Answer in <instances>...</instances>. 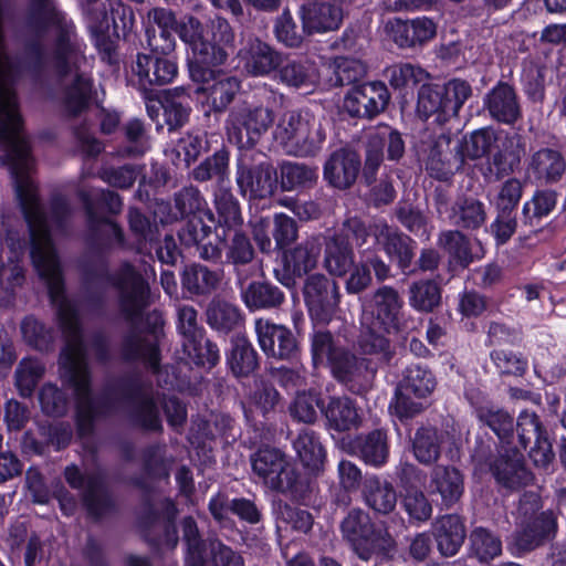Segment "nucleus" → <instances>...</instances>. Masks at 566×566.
Instances as JSON below:
<instances>
[{
	"mask_svg": "<svg viewBox=\"0 0 566 566\" xmlns=\"http://www.w3.org/2000/svg\"><path fill=\"white\" fill-rule=\"evenodd\" d=\"M223 276L224 273L221 269H210L205 264L193 262L184 268L180 274V282L182 290L190 297H208L219 290Z\"/></svg>",
	"mask_w": 566,
	"mask_h": 566,
	"instance_id": "32",
	"label": "nucleus"
},
{
	"mask_svg": "<svg viewBox=\"0 0 566 566\" xmlns=\"http://www.w3.org/2000/svg\"><path fill=\"white\" fill-rule=\"evenodd\" d=\"M217 239L221 251L219 264L232 266L235 282L242 281L248 275L245 268L250 266L256 258L251 238L242 229H239L231 232L222 231L217 234Z\"/></svg>",
	"mask_w": 566,
	"mask_h": 566,
	"instance_id": "22",
	"label": "nucleus"
},
{
	"mask_svg": "<svg viewBox=\"0 0 566 566\" xmlns=\"http://www.w3.org/2000/svg\"><path fill=\"white\" fill-rule=\"evenodd\" d=\"M274 137L287 154L307 157L315 156L322 149L326 134L313 116L289 111L281 116Z\"/></svg>",
	"mask_w": 566,
	"mask_h": 566,
	"instance_id": "8",
	"label": "nucleus"
},
{
	"mask_svg": "<svg viewBox=\"0 0 566 566\" xmlns=\"http://www.w3.org/2000/svg\"><path fill=\"white\" fill-rule=\"evenodd\" d=\"M302 292L311 316L318 321H329L338 308L339 286L325 274L307 275Z\"/></svg>",
	"mask_w": 566,
	"mask_h": 566,
	"instance_id": "16",
	"label": "nucleus"
},
{
	"mask_svg": "<svg viewBox=\"0 0 566 566\" xmlns=\"http://www.w3.org/2000/svg\"><path fill=\"white\" fill-rule=\"evenodd\" d=\"M250 461L252 472L270 490L296 502H303L308 496L307 480L279 448L261 447L251 454Z\"/></svg>",
	"mask_w": 566,
	"mask_h": 566,
	"instance_id": "7",
	"label": "nucleus"
},
{
	"mask_svg": "<svg viewBox=\"0 0 566 566\" xmlns=\"http://www.w3.org/2000/svg\"><path fill=\"white\" fill-rule=\"evenodd\" d=\"M227 365L235 378L251 377L260 367L259 354L245 337H237L227 354Z\"/></svg>",
	"mask_w": 566,
	"mask_h": 566,
	"instance_id": "43",
	"label": "nucleus"
},
{
	"mask_svg": "<svg viewBox=\"0 0 566 566\" xmlns=\"http://www.w3.org/2000/svg\"><path fill=\"white\" fill-rule=\"evenodd\" d=\"M444 97V117H457L464 103L472 96V86L465 80L453 78L441 86Z\"/></svg>",
	"mask_w": 566,
	"mask_h": 566,
	"instance_id": "63",
	"label": "nucleus"
},
{
	"mask_svg": "<svg viewBox=\"0 0 566 566\" xmlns=\"http://www.w3.org/2000/svg\"><path fill=\"white\" fill-rule=\"evenodd\" d=\"M429 493L440 496L442 509L453 507L464 493L463 474L451 465H437L430 473Z\"/></svg>",
	"mask_w": 566,
	"mask_h": 566,
	"instance_id": "30",
	"label": "nucleus"
},
{
	"mask_svg": "<svg viewBox=\"0 0 566 566\" xmlns=\"http://www.w3.org/2000/svg\"><path fill=\"white\" fill-rule=\"evenodd\" d=\"M361 169L359 154L343 147L333 151L324 164L323 177L332 187L345 190L350 188Z\"/></svg>",
	"mask_w": 566,
	"mask_h": 566,
	"instance_id": "26",
	"label": "nucleus"
},
{
	"mask_svg": "<svg viewBox=\"0 0 566 566\" xmlns=\"http://www.w3.org/2000/svg\"><path fill=\"white\" fill-rule=\"evenodd\" d=\"M356 454L365 464L381 468L389 459L388 433L384 429H374L355 439Z\"/></svg>",
	"mask_w": 566,
	"mask_h": 566,
	"instance_id": "40",
	"label": "nucleus"
},
{
	"mask_svg": "<svg viewBox=\"0 0 566 566\" xmlns=\"http://www.w3.org/2000/svg\"><path fill=\"white\" fill-rule=\"evenodd\" d=\"M244 72L253 77H268L275 73L285 54L259 38H249L238 52Z\"/></svg>",
	"mask_w": 566,
	"mask_h": 566,
	"instance_id": "23",
	"label": "nucleus"
},
{
	"mask_svg": "<svg viewBox=\"0 0 566 566\" xmlns=\"http://www.w3.org/2000/svg\"><path fill=\"white\" fill-rule=\"evenodd\" d=\"M465 398L473 408L475 418L481 426L490 428L501 442L510 443L514 432V418L505 409L493 403L476 388L465 391Z\"/></svg>",
	"mask_w": 566,
	"mask_h": 566,
	"instance_id": "21",
	"label": "nucleus"
},
{
	"mask_svg": "<svg viewBox=\"0 0 566 566\" xmlns=\"http://www.w3.org/2000/svg\"><path fill=\"white\" fill-rule=\"evenodd\" d=\"M410 305L421 312H431L440 304L441 291L432 280L415 282L409 289Z\"/></svg>",
	"mask_w": 566,
	"mask_h": 566,
	"instance_id": "64",
	"label": "nucleus"
},
{
	"mask_svg": "<svg viewBox=\"0 0 566 566\" xmlns=\"http://www.w3.org/2000/svg\"><path fill=\"white\" fill-rule=\"evenodd\" d=\"M566 172V160L563 154L554 148L544 147L532 154L527 165V174L541 185H554L562 180Z\"/></svg>",
	"mask_w": 566,
	"mask_h": 566,
	"instance_id": "36",
	"label": "nucleus"
},
{
	"mask_svg": "<svg viewBox=\"0 0 566 566\" xmlns=\"http://www.w3.org/2000/svg\"><path fill=\"white\" fill-rule=\"evenodd\" d=\"M145 474L153 480H166L170 475L174 458L167 454L164 443L147 446L142 452Z\"/></svg>",
	"mask_w": 566,
	"mask_h": 566,
	"instance_id": "53",
	"label": "nucleus"
},
{
	"mask_svg": "<svg viewBox=\"0 0 566 566\" xmlns=\"http://www.w3.org/2000/svg\"><path fill=\"white\" fill-rule=\"evenodd\" d=\"M483 107L491 118L503 124H514L522 117L515 88L506 82H497L483 98Z\"/></svg>",
	"mask_w": 566,
	"mask_h": 566,
	"instance_id": "28",
	"label": "nucleus"
},
{
	"mask_svg": "<svg viewBox=\"0 0 566 566\" xmlns=\"http://www.w3.org/2000/svg\"><path fill=\"white\" fill-rule=\"evenodd\" d=\"M147 21L159 30L175 31L188 46L189 74L197 83H206L213 77V69L228 61L229 49L234 44L232 27L219 15L205 23L193 15H186L177 21L171 9L156 7L147 12Z\"/></svg>",
	"mask_w": 566,
	"mask_h": 566,
	"instance_id": "3",
	"label": "nucleus"
},
{
	"mask_svg": "<svg viewBox=\"0 0 566 566\" xmlns=\"http://www.w3.org/2000/svg\"><path fill=\"white\" fill-rule=\"evenodd\" d=\"M390 95L381 82L353 85L344 96L343 108L356 118H374L385 111Z\"/></svg>",
	"mask_w": 566,
	"mask_h": 566,
	"instance_id": "17",
	"label": "nucleus"
},
{
	"mask_svg": "<svg viewBox=\"0 0 566 566\" xmlns=\"http://www.w3.org/2000/svg\"><path fill=\"white\" fill-rule=\"evenodd\" d=\"M438 245L462 268H468L474 261L470 239L458 229L441 231Z\"/></svg>",
	"mask_w": 566,
	"mask_h": 566,
	"instance_id": "52",
	"label": "nucleus"
},
{
	"mask_svg": "<svg viewBox=\"0 0 566 566\" xmlns=\"http://www.w3.org/2000/svg\"><path fill=\"white\" fill-rule=\"evenodd\" d=\"M20 329L23 340L32 348L40 352H48L52 348L55 337L54 328L34 315L25 316L20 324Z\"/></svg>",
	"mask_w": 566,
	"mask_h": 566,
	"instance_id": "56",
	"label": "nucleus"
},
{
	"mask_svg": "<svg viewBox=\"0 0 566 566\" xmlns=\"http://www.w3.org/2000/svg\"><path fill=\"white\" fill-rule=\"evenodd\" d=\"M208 325L222 333L234 331L243 321L240 308L220 297H213L206 310Z\"/></svg>",
	"mask_w": 566,
	"mask_h": 566,
	"instance_id": "48",
	"label": "nucleus"
},
{
	"mask_svg": "<svg viewBox=\"0 0 566 566\" xmlns=\"http://www.w3.org/2000/svg\"><path fill=\"white\" fill-rule=\"evenodd\" d=\"M312 359L314 365L322 364L324 360L329 363L331 369L335 367L336 359L348 353L345 347L338 346L329 331H315L311 343Z\"/></svg>",
	"mask_w": 566,
	"mask_h": 566,
	"instance_id": "58",
	"label": "nucleus"
},
{
	"mask_svg": "<svg viewBox=\"0 0 566 566\" xmlns=\"http://www.w3.org/2000/svg\"><path fill=\"white\" fill-rule=\"evenodd\" d=\"M318 175L316 167L303 163L284 161L280 167V187L283 191H302L314 187Z\"/></svg>",
	"mask_w": 566,
	"mask_h": 566,
	"instance_id": "49",
	"label": "nucleus"
},
{
	"mask_svg": "<svg viewBox=\"0 0 566 566\" xmlns=\"http://www.w3.org/2000/svg\"><path fill=\"white\" fill-rule=\"evenodd\" d=\"M374 235L377 243L397 263L403 274L416 273V269H411L417 248V242L413 239L386 222L375 224Z\"/></svg>",
	"mask_w": 566,
	"mask_h": 566,
	"instance_id": "25",
	"label": "nucleus"
},
{
	"mask_svg": "<svg viewBox=\"0 0 566 566\" xmlns=\"http://www.w3.org/2000/svg\"><path fill=\"white\" fill-rule=\"evenodd\" d=\"M321 247L315 240H305L293 248L284 249L281 263L274 268L273 275L287 289H293L298 279L311 275L316 268Z\"/></svg>",
	"mask_w": 566,
	"mask_h": 566,
	"instance_id": "13",
	"label": "nucleus"
},
{
	"mask_svg": "<svg viewBox=\"0 0 566 566\" xmlns=\"http://www.w3.org/2000/svg\"><path fill=\"white\" fill-rule=\"evenodd\" d=\"M140 90L148 92L153 86L170 84L178 74V65L172 57L138 53L130 65Z\"/></svg>",
	"mask_w": 566,
	"mask_h": 566,
	"instance_id": "24",
	"label": "nucleus"
},
{
	"mask_svg": "<svg viewBox=\"0 0 566 566\" xmlns=\"http://www.w3.org/2000/svg\"><path fill=\"white\" fill-rule=\"evenodd\" d=\"M437 380L433 373L420 364H411L403 371L400 388L413 392L416 398H429L436 389Z\"/></svg>",
	"mask_w": 566,
	"mask_h": 566,
	"instance_id": "50",
	"label": "nucleus"
},
{
	"mask_svg": "<svg viewBox=\"0 0 566 566\" xmlns=\"http://www.w3.org/2000/svg\"><path fill=\"white\" fill-rule=\"evenodd\" d=\"M213 206L217 212V219L214 218V214L208 210L209 220L216 221L217 228H220L226 232L241 229L243 224V217L240 203L230 188L220 187L214 191Z\"/></svg>",
	"mask_w": 566,
	"mask_h": 566,
	"instance_id": "39",
	"label": "nucleus"
},
{
	"mask_svg": "<svg viewBox=\"0 0 566 566\" xmlns=\"http://www.w3.org/2000/svg\"><path fill=\"white\" fill-rule=\"evenodd\" d=\"M497 140L494 129L484 127L463 136L453 147L463 159V165L469 160H476L488 156Z\"/></svg>",
	"mask_w": 566,
	"mask_h": 566,
	"instance_id": "45",
	"label": "nucleus"
},
{
	"mask_svg": "<svg viewBox=\"0 0 566 566\" xmlns=\"http://www.w3.org/2000/svg\"><path fill=\"white\" fill-rule=\"evenodd\" d=\"M360 301L358 346L363 354L389 363L394 353L387 335L401 331L403 300L395 287L382 285Z\"/></svg>",
	"mask_w": 566,
	"mask_h": 566,
	"instance_id": "4",
	"label": "nucleus"
},
{
	"mask_svg": "<svg viewBox=\"0 0 566 566\" xmlns=\"http://www.w3.org/2000/svg\"><path fill=\"white\" fill-rule=\"evenodd\" d=\"M235 181L241 196L250 200H261L275 193L279 177L264 153L248 149L238 163Z\"/></svg>",
	"mask_w": 566,
	"mask_h": 566,
	"instance_id": "9",
	"label": "nucleus"
},
{
	"mask_svg": "<svg viewBox=\"0 0 566 566\" xmlns=\"http://www.w3.org/2000/svg\"><path fill=\"white\" fill-rule=\"evenodd\" d=\"M78 198L83 205L92 248L82 261L85 290L92 301L103 303L104 291L99 287L112 286L117 292L118 310L127 322L139 318L150 305V287L142 273L129 262H123L113 273L104 252H96L101 237L105 235L107 248L115 245L124 249L126 240L123 229L103 214H118L123 201L118 193L111 190L86 191L81 189Z\"/></svg>",
	"mask_w": 566,
	"mask_h": 566,
	"instance_id": "2",
	"label": "nucleus"
},
{
	"mask_svg": "<svg viewBox=\"0 0 566 566\" xmlns=\"http://www.w3.org/2000/svg\"><path fill=\"white\" fill-rule=\"evenodd\" d=\"M119 392L130 407V417L143 429L160 431L161 419L151 385L147 386L139 378L124 381Z\"/></svg>",
	"mask_w": 566,
	"mask_h": 566,
	"instance_id": "14",
	"label": "nucleus"
},
{
	"mask_svg": "<svg viewBox=\"0 0 566 566\" xmlns=\"http://www.w3.org/2000/svg\"><path fill=\"white\" fill-rule=\"evenodd\" d=\"M44 373L45 366L38 358H22L14 370V384L20 396L31 397Z\"/></svg>",
	"mask_w": 566,
	"mask_h": 566,
	"instance_id": "55",
	"label": "nucleus"
},
{
	"mask_svg": "<svg viewBox=\"0 0 566 566\" xmlns=\"http://www.w3.org/2000/svg\"><path fill=\"white\" fill-rule=\"evenodd\" d=\"M244 305L250 311L277 310L285 303V293L270 281L248 282V275L235 282Z\"/></svg>",
	"mask_w": 566,
	"mask_h": 566,
	"instance_id": "29",
	"label": "nucleus"
},
{
	"mask_svg": "<svg viewBox=\"0 0 566 566\" xmlns=\"http://www.w3.org/2000/svg\"><path fill=\"white\" fill-rule=\"evenodd\" d=\"M354 263L355 254L350 244L344 243L332 235L326 238L323 264L332 276H345L352 270Z\"/></svg>",
	"mask_w": 566,
	"mask_h": 566,
	"instance_id": "46",
	"label": "nucleus"
},
{
	"mask_svg": "<svg viewBox=\"0 0 566 566\" xmlns=\"http://www.w3.org/2000/svg\"><path fill=\"white\" fill-rule=\"evenodd\" d=\"M321 410L331 430L345 432L361 426L363 419L357 403L347 396L331 397L327 405L321 407Z\"/></svg>",
	"mask_w": 566,
	"mask_h": 566,
	"instance_id": "38",
	"label": "nucleus"
},
{
	"mask_svg": "<svg viewBox=\"0 0 566 566\" xmlns=\"http://www.w3.org/2000/svg\"><path fill=\"white\" fill-rule=\"evenodd\" d=\"M212 228L201 218H190L179 230L180 243L187 249H195L198 258L205 262H221L219 244L210 241Z\"/></svg>",
	"mask_w": 566,
	"mask_h": 566,
	"instance_id": "27",
	"label": "nucleus"
},
{
	"mask_svg": "<svg viewBox=\"0 0 566 566\" xmlns=\"http://www.w3.org/2000/svg\"><path fill=\"white\" fill-rule=\"evenodd\" d=\"M432 535L438 552L448 558L460 552L467 537V530L458 514H446L433 522Z\"/></svg>",
	"mask_w": 566,
	"mask_h": 566,
	"instance_id": "34",
	"label": "nucleus"
},
{
	"mask_svg": "<svg viewBox=\"0 0 566 566\" xmlns=\"http://www.w3.org/2000/svg\"><path fill=\"white\" fill-rule=\"evenodd\" d=\"M451 139L444 135L439 136L429 149L426 169L438 180H448L455 171L463 168V159L453 148L450 149Z\"/></svg>",
	"mask_w": 566,
	"mask_h": 566,
	"instance_id": "35",
	"label": "nucleus"
},
{
	"mask_svg": "<svg viewBox=\"0 0 566 566\" xmlns=\"http://www.w3.org/2000/svg\"><path fill=\"white\" fill-rule=\"evenodd\" d=\"M118 356L125 364H139L154 375L160 373L161 350L154 335L129 329L120 337Z\"/></svg>",
	"mask_w": 566,
	"mask_h": 566,
	"instance_id": "15",
	"label": "nucleus"
},
{
	"mask_svg": "<svg viewBox=\"0 0 566 566\" xmlns=\"http://www.w3.org/2000/svg\"><path fill=\"white\" fill-rule=\"evenodd\" d=\"M66 483L81 491V500L90 516L99 520L114 509V500L103 476L96 472L82 473L74 464L64 470Z\"/></svg>",
	"mask_w": 566,
	"mask_h": 566,
	"instance_id": "12",
	"label": "nucleus"
},
{
	"mask_svg": "<svg viewBox=\"0 0 566 566\" xmlns=\"http://www.w3.org/2000/svg\"><path fill=\"white\" fill-rule=\"evenodd\" d=\"M339 527L343 538L364 562H388L397 552L396 541L390 533L377 527L369 513L360 507L350 509Z\"/></svg>",
	"mask_w": 566,
	"mask_h": 566,
	"instance_id": "6",
	"label": "nucleus"
},
{
	"mask_svg": "<svg viewBox=\"0 0 566 566\" xmlns=\"http://www.w3.org/2000/svg\"><path fill=\"white\" fill-rule=\"evenodd\" d=\"M387 29L392 41L402 49L422 45L437 32L436 23L428 18L395 19L387 23Z\"/></svg>",
	"mask_w": 566,
	"mask_h": 566,
	"instance_id": "31",
	"label": "nucleus"
},
{
	"mask_svg": "<svg viewBox=\"0 0 566 566\" xmlns=\"http://www.w3.org/2000/svg\"><path fill=\"white\" fill-rule=\"evenodd\" d=\"M273 122L274 113L270 107L243 103L230 111L226 129L229 139L240 148H252Z\"/></svg>",
	"mask_w": 566,
	"mask_h": 566,
	"instance_id": "10",
	"label": "nucleus"
},
{
	"mask_svg": "<svg viewBox=\"0 0 566 566\" xmlns=\"http://www.w3.org/2000/svg\"><path fill=\"white\" fill-rule=\"evenodd\" d=\"M294 449L303 463L310 470H318L325 459V450L318 436L310 429H303L294 441Z\"/></svg>",
	"mask_w": 566,
	"mask_h": 566,
	"instance_id": "54",
	"label": "nucleus"
},
{
	"mask_svg": "<svg viewBox=\"0 0 566 566\" xmlns=\"http://www.w3.org/2000/svg\"><path fill=\"white\" fill-rule=\"evenodd\" d=\"M174 217L185 219L197 218V213L208 210V203L201 191L193 185L185 186L174 193Z\"/></svg>",
	"mask_w": 566,
	"mask_h": 566,
	"instance_id": "57",
	"label": "nucleus"
},
{
	"mask_svg": "<svg viewBox=\"0 0 566 566\" xmlns=\"http://www.w3.org/2000/svg\"><path fill=\"white\" fill-rule=\"evenodd\" d=\"M364 504L376 514L388 515L397 504L394 485L376 474L366 475L360 488Z\"/></svg>",
	"mask_w": 566,
	"mask_h": 566,
	"instance_id": "37",
	"label": "nucleus"
},
{
	"mask_svg": "<svg viewBox=\"0 0 566 566\" xmlns=\"http://www.w3.org/2000/svg\"><path fill=\"white\" fill-rule=\"evenodd\" d=\"M557 527V520L552 511L530 516L524 512L506 539V548L512 556L523 557L553 539Z\"/></svg>",
	"mask_w": 566,
	"mask_h": 566,
	"instance_id": "11",
	"label": "nucleus"
},
{
	"mask_svg": "<svg viewBox=\"0 0 566 566\" xmlns=\"http://www.w3.org/2000/svg\"><path fill=\"white\" fill-rule=\"evenodd\" d=\"M255 333L259 346L266 357L293 360L298 356V342L289 327L260 318L255 321Z\"/></svg>",
	"mask_w": 566,
	"mask_h": 566,
	"instance_id": "20",
	"label": "nucleus"
},
{
	"mask_svg": "<svg viewBox=\"0 0 566 566\" xmlns=\"http://www.w3.org/2000/svg\"><path fill=\"white\" fill-rule=\"evenodd\" d=\"M501 537L482 526L474 527L469 534L468 557L482 565H490L502 555Z\"/></svg>",
	"mask_w": 566,
	"mask_h": 566,
	"instance_id": "42",
	"label": "nucleus"
},
{
	"mask_svg": "<svg viewBox=\"0 0 566 566\" xmlns=\"http://www.w3.org/2000/svg\"><path fill=\"white\" fill-rule=\"evenodd\" d=\"M516 433L522 448L530 447V458L536 467L545 468L555 458L547 431L535 412L523 411L516 421Z\"/></svg>",
	"mask_w": 566,
	"mask_h": 566,
	"instance_id": "18",
	"label": "nucleus"
},
{
	"mask_svg": "<svg viewBox=\"0 0 566 566\" xmlns=\"http://www.w3.org/2000/svg\"><path fill=\"white\" fill-rule=\"evenodd\" d=\"M416 459L426 465L433 464L440 458L441 441L434 428H419L412 442Z\"/></svg>",
	"mask_w": 566,
	"mask_h": 566,
	"instance_id": "59",
	"label": "nucleus"
},
{
	"mask_svg": "<svg viewBox=\"0 0 566 566\" xmlns=\"http://www.w3.org/2000/svg\"><path fill=\"white\" fill-rule=\"evenodd\" d=\"M524 192V184L515 177L506 179L501 184L499 190L491 201L496 213L516 214Z\"/></svg>",
	"mask_w": 566,
	"mask_h": 566,
	"instance_id": "61",
	"label": "nucleus"
},
{
	"mask_svg": "<svg viewBox=\"0 0 566 566\" xmlns=\"http://www.w3.org/2000/svg\"><path fill=\"white\" fill-rule=\"evenodd\" d=\"M344 2L327 1L315 4H303L300 15L303 31L307 34L333 31L339 28L343 21Z\"/></svg>",
	"mask_w": 566,
	"mask_h": 566,
	"instance_id": "33",
	"label": "nucleus"
},
{
	"mask_svg": "<svg viewBox=\"0 0 566 566\" xmlns=\"http://www.w3.org/2000/svg\"><path fill=\"white\" fill-rule=\"evenodd\" d=\"M22 29L27 70L35 80L54 77L62 83V106L75 117L88 108L93 80L82 71L86 62L85 44L74 21L55 0H28Z\"/></svg>",
	"mask_w": 566,
	"mask_h": 566,
	"instance_id": "1",
	"label": "nucleus"
},
{
	"mask_svg": "<svg viewBox=\"0 0 566 566\" xmlns=\"http://www.w3.org/2000/svg\"><path fill=\"white\" fill-rule=\"evenodd\" d=\"M275 74L282 84L297 90L312 87L318 81L314 62L307 59H291L286 54Z\"/></svg>",
	"mask_w": 566,
	"mask_h": 566,
	"instance_id": "41",
	"label": "nucleus"
},
{
	"mask_svg": "<svg viewBox=\"0 0 566 566\" xmlns=\"http://www.w3.org/2000/svg\"><path fill=\"white\" fill-rule=\"evenodd\" d=\"M182 539L186 545V566H206L207 545L192 516L181 520Z\"/></svg>",
	"mask_w": 566,
	"mask_h": 566,
	"instance_id": "51",
	"label": "nucleus"
},
{
	"mask_svg": "<svg viewBox=\"0 0 566 566\" xmlns=\"http://www.w3.org/2000/svg\"><path fill=\"white\" fill-rule=\"evenodd\" d=\"M448 218L459 229L476 230L486 221L485 205L473 197L460 198L452 205Z\"/></svg>",
	"mask_w": 566,
	"mask_h": 566,
	"instance_id": "44",
	"label": "nucleus"
},
{
	"mask_svg": "<svg viewBox=\"0 0 566 566\" xmlns=\"http://www.w3.org/2000/svg\"><path fill=\"white\" fill-rule=\"evenodd\" d=\"M229 161L230 153L222 147L196 166L190 177L197 182L214 180L218 188L224 187L229 182Z\"/></svg>",
	"mask_w": 566,
	"mask_h": 566,
	"instance_id": "47",
	"label": "nucleus"
},
{
	"mask_svg": "<svg viewBox=\"0 0 566 566\" xmlns=\"http://www.w3.org/2000/svg\"><path fill=\"white\" fill-rule=\"evenodd\" d=\"M184 352L197 366L212 368L220 360V353L218 346L210 339L205 337V334L192 340L182 342Z\"/></svg>",
	"mask_w": 566,
	"mask_h": 566,
	"instance_id": "62",
	"label": "nucleus"
},
{
	"mask_svg": "<svg viewBox=\"0 0 566 566\" xmlns=\"http://www.w3.org/2000/svg\"><path fill=\"white\" fill-rule=\"evenodd\" d=\"M334 377L354 395H366L374 387L377 365L368 358L348 353L338 357L332 369Z\"/></svg>",
	"mask_w": 566,
	"mask_h": 566,
	"instance_id": "19",
	"label": "nucleus"
},
{
	"mask_svg": "<svg viewBox=\"0 0 566 566\" xmlns=\"http://www.w3.org/2000/svg\"><path fill=\"white\" fill-rule=\"evenodd\" d=\"M417 112L419 116L424 118L436 114L439 123L449 120V117H444V97L441 85L426 83L420 86L418 91Z\"/></svg>",
	"mask_w": 566,
	"mask_h": 566,
	"instance_id": "60",
	"label": "nucleus"
},
{
	"mask_svg": "<svg viewBox=\"0 0 566 566\" xmlns=\"http://www.w3.org/2000/svg\"><path fill=\"white\" fill-rule=\"evenodd\" d=\"M496 448L492 438H478L471 450L474 474L490 473L495 482L509 491H518L530 485L533 473L526 468L524 455L516 448Z\"/></svg>",
	"mask_w": 566,
	"mask_h": 566,
	"instance_id": "5",
	"label": "nucleus"
}]
</instances>
